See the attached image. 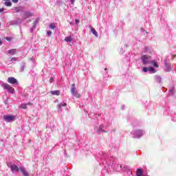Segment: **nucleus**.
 Returning a JSON list of instances; mask_svg holds the SVG:
<instances>
[{"label": "nucleus", "mask_w": 176, "mask_h": 176, "mask_svg": "<svg viewBox=\"0 0 176 176\" xmlns=\"http://www.w3.org/2000/svg\"><path fill=\"white\" fill-rule=\"evenodd\" d=\"M0 45H2V41H0Z\"/></svg>", "instance_id": "473e14b6"}, {"label": "nucleus", "mask_w": 176, "mask_h": 176, "mask_svg": "<svg viewBox=\"0 0 176 176\" xmlns=\"http://www.w3.org/2000/svg\"><path fill=\"white\" fill-rule=\"evenodd\" d=\"M67 107V103H64V104L60 103V104L58 105V111H59V112H61V111H63V110L61 109V107Z\"/></svg>", "instance_id": "1a4fd4ad"}, {"label": "nucleus", "mask_w": 176, "mask_h": 176, "mask_svg": "<svg viewBox=\"0 0 176 176\" xmlns=\"http://www.w3.org/2000/svg\"><path fill=\"white\" fill-rule=\"evenodd\" d=\"M3 118L6 122H14L16 120V116L4 115Z\"/></svg>", "instance_id": "7ed1b4c3"}, {"label": "nucleus", "mask_w": 176, "mask_h": 176, "mask_svg": "<svg viewBox=\"0 0 176 176\" xmlns=\"http://www.w3.org/2000/svg\"><path fill=\"white\" fill-rule=\"evenodd\" d=\"M39 22V19H36V20H35V21H34V25H36V24H37V23H38Z\"/></svg>", "instance_id": "4be33fe9"}, {"label": "nucleus", "mask_w": 176, "mask_h": 176, "mask_svg": "<svg viewBox=\"0 0 176 176\" xmlns=\"http://www.w3.org/2000/svg\"><path fill=\"white\" fill-rule=\"evenodd\" d=\"M21 109H27V104H25V103H22L21 104Z\"/></svg>", "instance_id": "4468645a"}, {"label": "nucleus", "mask_w": 176, "mask_h": 176, "mask_svg": "<svg viewBox=\"0 0 176 176\" xmlns=\"http://www.w3.org/2000/svg\"><path fill=\"white\" fill-rule=\"evenodd\" d=\"M50 83H53V82H54V78H51L50 79Z\"/></svg>", "instance_id": "5701e85b"}, {"label": "nucleus", "mask_w": 176, "mask_h": 176, "mask_svg": "<svg viewBox=\"0 0 176 176\" xmlns=\"http://www.w3.org/2000/svg\"><path fill=\"white\" fill-rule=\"evenodd\" d=\"M4 1H8V0H4Z\"/></svg>", "instance_id": "e433bc0d"}, {"label": "nucleus", "mask_w": 176, "mask_h": 176, "mask_svg": "<svg viewBox=\"0 0 176 176\" xmlns=\"http://www.w3.org/2000/svg\"><path fill=\"white\" fill-rule=\"evenodd\" d=\"M51 94H53V96H60V91H51Z\"/></svg>", "instance_id": "9b49d317"}, {"label": "nucleus", "mask_w": 176, "mask_h": 176, "mask_svg": "<svg viewBox=\"0 0 176 176\" xmlns=\"http://www.w3.org/2000/svg\"><path fill=\"white\" fill-rule=\"evenodd\" d=\"M0 27H1V24H0Z\"/></svg>", "instance_id": "4c0bfd02"}, {"label": "nucleus", "mask_w": 176, "mask_h": 176, "mask_svg": "<svg viewBox=\"0 0 176 176\" xmlns=\"http://www.w3.org/2000/svg\"><path fill=\"white\" fill-rule=\"evenodd\" d=\"M8 82L11 85H16V83H17V80L14 77H10L8 78Z\"/></svg>", "instance_id": "39448f33"}, {"label": "nucleus", "mask_w": 176, "mask_h": 176, "mask_svg": "<svg viewBox=\"0 0 176 176\" xmlns=\"http://www.w3.org/2000/svg\"><path fill=\"white\" fill-rule=\"evenodd\" d=\"M91 32H92V34H94V35H95V36H98V33L97 32V31H96V29L91 28Z\"/></svg>", "instance_id": "ddd939ff"}, {"label": "nucleus", "mask_w": 176, "mask_h": 176, "mask_svg": "<svg viewBox=\"0 0 176 176\" xmlns=\"http://www.w3.org/2000/svg\"><path fill=\"white\" fill-rule=\"evenodd\" d=\"M151 64L153 65V67H155V68H159V65H157V63H156V61L151 62Z\"/></svg>", "instance_id": "dca6fc26"}, {"label": "nucleus", "mask_w": 176, "mask_h": 176, "mask_svg": "<svg viewBox=\"0 0 176 176\" xmlns=\"http://www.w3.org/2000/svg\"><path fill=\"white\" fill-rule=\"evenodd\" d=\"M75 21H76V24H79L80 23L79 19H75Z\"/></svg>", "instance_id": "393cba45"}, {"label": "nucleus", "mask_w": 176, "mask_h": 176, "mask_svg": "<svg viewBox=\"0 0 176 176\" xmlns=\"http://www.w3.org/2000/svg\"><path fill=\"white\" fill-rule=\"evenodd\" d=\"M107 69H108L105 68V69H104V71H107Z\"/></svg>", "instance_id": "72a5a7b5"}, {"label": "nucleus", "mask_w": 176, "mask_h": 176, "mask_svg": "<svg viewBox=\"0 0 176 176\" xmlns=\"http://www.w3.org/2000/svg\"><path fill=\"white\" fill-rule=\"evenodd\" d=\"M71 93L76 98H79L80 97V94L78 92L76 87H75V84H72Z\"/></svg>", "instance_id": "f257e3e1"}, {"label": "nucleus", "mask_w": 176, "mask_h": 176, "mask_svg": "<svg viewBox=\"0 0 176 176\" xmlns=\"http://www.w3.org/2000/svg\"><path fill=\"white\" fill-rule=\"evenodd\" d=\"M5 5L6 6H12V3L10 1H6Z\"/></svg>", "instance_id": "a211bd4d"}, {"label": "nucleus", "mask_w": 176, "mask_h": 176, "mask_svg": "<svg viewBox=\"0 0 176 176\" xmlns=\"http://www.w3.org/2000/svg\"><path fill=\"white\" fill-rule=\"evenodd\" d=\"M2 87L6 90H8L9 93L14 94V88L12 87L9 84L3 82L1 84Z\"/></svg>", "instance_id": "f03ea898"}, {"label": "nucleus", "mask_w": 176, "mask_h": 176, "mask_svg": "<svg viewBox=\"0 0 176 176\" xmlns=\"http://www.w3.org/2000/svg\"><path fill=\"white\" fill-rule=\"evenodd\" d=\"M4 39H6V41H8L10 42V41H12V37H5Z\"/></svg>", "instance_id": "6ab92c4d"}, {"label": "nucleus", "mask_w": 176, "mask_h": 176, "mask_svg": "<svg viewBox=\"0 0 176 176\" xmlns=\"http://www.w3.org/2000/svg\"><path fill=\"white\" fill-rule=\"evenodd\" d=\"M7 53L8 54H12V56H14L16 54V49H12L7 51Z\"/></svg>", "instance_id": "6e6552de"}, {"label": "nucleus", "mask_w": 176, "mask_h": 176, "mask_svg": "<svg viewBox=\"0 0 176 176\" xmlns=\"http://www.w3.org/2000/svg\"><path fill=\"white\" fill-rule=\"evenodd\" d=\"M50 30H54L56 28V24L50 23Z\"/></svg>", "instance_id": "2eb2a0df"}, {"label": "nucleus", "mask_w": 176, "mask_h": 176, "mask_svg": "<svg viewBox=\"0 0 176 176\" xmlns=\"http://www.w3.org/2000/svg\"><path fill=\"white\" fill-rule=\"evenodd\" d=\"M10 168H11V171L14 172L16 171V173H19V171H20V168H19V166H17V165H10Z\"/></svg>", "instance_id": "423d86ee"}, {"label": "nucleus", "mask_w": 176, "mask_h": 176, "mask_svg": "<svg viewBox=\"0 0 176 176\" xmlns=\"http://www.w3.org/2000/svg\"><path fill=\"white\" fill-rule=\"evenodd\" d=\"M148 67H143V72H148Z\"/></svg>", "instance_id": "aec40b11"}, {"label": "nucleus", "mask_w": 176, "mask_h": 176, "mask_svg": "<svg viewBox=\"0 0 176 176\" xmlns=\"http://www.w3.org/2000/svg\"><path fill=\"white\" fill-rule=\"evenodd\" d=\"M100 131H101L102 133H104V131H103L102 129H100Z\"/></svg>", "instance_id": "2f4dec72"}, {"label": "nucleus", "mask_w": 176, "mask_h": 176, "mask_svg": "<svg viewBox=\"0 0 176 176\" xmlns=\"http://www.w3.org/2000/svg\"><path fill=\"white\" fill-rule=\"evenodd\" d=\"M19 170L23 176H29L28 172H27V170H25V168H24V167H20Z\"/></svg>", "instance_id": "0eeeda50"}, {"label": "nucleus", "mask_w": 176, "mask_h": 176, "mask_svg": "<svg viewBox=\"0 0 176 176\" xmlns=\"http://www.w3.org/2000/svg\"><path fill=\"white\" fill-rule=\"evenodd\" d=\"M3 12V8H0V13H2Z\"/></svg>", "instance_id": "c85d7f7f"}, {"label": "nucleus", "mask_w": 176, "mask_h": 176, "mask_svg": "<svg viewBox=\"0 0 176 176\" xmlns=\"http://www.w3.org/2000/svg\"><path fill=\"white\" fill-rule=\"evenodd\" d=\"M142 176H148L147 175H142Z\"/></svg>", "instance_id": "c9c22d12"}, {"label": "nucleus", "mask_w": 176, "mask_h": 176, "mask_svg": "<svg viewBox=\"0 0 176 176\" xmlns=\"http://www.w3.org/2000/svg\"><path fill=\"white\" fill-rule=\"evenodd\" d=\"M136 175L137 176H142V169H141V168L137 169Z\"/></svg>", "instance_id": "9d476101"}, {"label": "nucleus", "mask_w": 176, "mask_h": 176, "mask_svg": "<svg viewBox=\"0 0 176 176\" xmlns=\"http://www.w3.org/2000/svg\"><path fill=\"white\" fill-rule=\"evenodd\" d=\"M47 34L48 36H52V31L47 32Z\"/></svg>", "instance_id": "412c9836"}, {"label": "nucleus", "mask_w": 176, "mask_h": 176, "mask_svg": "<svg viewBox=\"0 0 176 176\" xmlns=\"http://www.w3.org/2000/svg\"><path fill=\"white\" fill-rule=\"evenodd\" d=\"M104 133H108V131H104Z\"/></svg>", "instance_id": "f704fd0d"}, {"label": "nucleus", "mask_w": 176, "mask_h": 176, "mask_svg": "<svg viewBox=\"0 0 176 176\" xmlns=\"http://www.w3.org/2000/svg\"><path fill=\"white\" fill-rule=\"evenodd\" d=\"M25 68V67L24 65L21 67V71L23 72L24 71V69Z\"/></svg>", "instance_id": "b1692460"}, {"label": "nucleus", "mask_w": 176, "mask_h": 176, "mask_svg": "<svg viewBox=\"0 0 176 176\" xmlns=\"http://www.w3.org/2000/svg\"><path fill=\"white\" fill-rule=\"evenodd\" d=\"M151 58V56L149 55H143L141 57V60L143 63V64L145 65L146 64H149V59Z\"/></svg>", "instance_id": "20e7f679"}, {"label": "nucleus", "mask_w": 176, "mask_h": 176, "mask_svg": "<svg viewBox=\"0 0 176 176\" xmlns=\"http://www.w3.org/2000/svg\"><path fill=\"white\" fill-rule=\"evenodd\" d=\"M12 60H13V61H17V58H12Z\"/></svg>", "instance_id": "cd10ccee"}, {"label": "nucleus", "mask_w": 176, "mask_h": 176, "mask_svg": "<svg viewBox=\"0 0 176 176\" xmlns=\"http://www.w3.org/2000/svg\"><path fill=\"white\" fill-rule=\"evenodd\" d=\"M12 1L14 3H17V2H19V0H12Z\"/></svg>", "instance_id": "a878e982"}, {"label": "nucleus", "mask_w": 176, "mask_h": 176, "mask_svg": "<svg viewBox=\"0 0 176 176\" xmlns=\"http://www.w3.org/2000/svg\"><path fill=\"white\" fill-rule=\"evenodd\" d=\"M15 10H16V12H19V8H15Z\"/></svg>", "instance_id": "7c9ffc66"}, {"label": "nucleus", "mask_w": 176, "mask_h": 176, "mask_svg": "<svg viewBox=\"0 0 176 176\" xmlns=\"http://www.w3.org/2000/svg\"><path fill=\"white\" fill-rule=\"evenodd\" d=\"M148 71H150L153 74H155V72H156V71L155 70V69L153 67H148Z\"/></svg>", "instance_id": "f3484780"}, {"label": "nucleus", "mask_w": 176, "mask_h": 176, "mask_svg": "<svg viewBox=\"0 0 176 176\" xmlns=\"http://www.w3.org/2000/svg\"><path fill=\"white\" fill-rule=\"evenodd\" d=\"M26 105L28 106V105H29V106H32V102H28V103H26Z\"/></svg>", "instance_id": "bb28decb"}, {"label": "nucleus", "mask_w": 176, "mask_h": 176, "mask_svg": "<svg viewBox=\"0 0 176 176\" xmlns=\"http://www.w3.org/2000/svg\"><path fill=\"white\" fill-rule=\"evenodd\" d=\"M71 1V2H72V3H75V0H70Z\"/></svg>", "instance_id": "c756f323"}, {"label": "nucleus", "mask_w": 176, "mask_h": 176, "mask_svg": "<svg viewBox=\"0 0 176 176\" xmlns=\"http://www.w3.org/2000/svg\"><path fill=\"white\" fill-rule=\"evenodd\" d=\"M65 42H69V43L72 42V36H69L67 37H65Z\"/></svg>", "instance_id": "f8f14e48"}]
</instances>
